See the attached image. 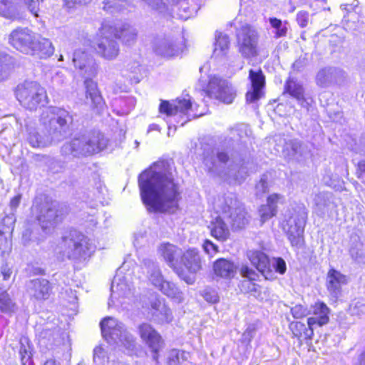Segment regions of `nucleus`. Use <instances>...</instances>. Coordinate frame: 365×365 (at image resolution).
Returning a JSON list of instances; mask_svg holds the SVG:
<instances>
[{
  "label": "nucleus",
  "instance_id": "nucleus-36",
  "mask_svg": "<svg viewBox=\"0 0 365 365\" xmlns=\"http://www.w3.org/2000/svg\"><path fill=\"white\" fill-rule=\"evenodd\" d=\"M282 153L285 158L289 159L297 158L304 155V149L301 141L291 139L285 142Z\"/></svg>",
  "mask_w": 365,
  "mask_h": 365
},
{
  "label": "nucleus",
  "instance_id": "nucleus-34",
  "mask_svg": "<svg viewBox=\"0 0 365 365\" xmlns=\"http://www.w3.org/2000/svg\"><path fill=\"white\" fill-rule=\"evenodd\" d=\"M213 269L217 276L223 278H232L236 273L237 267L232 262L220 258L214 263Z\"/></svg>",
  "mask_w": 365,
  "mask_h": 365
},
{
  "label": "nucleus",
  "instance_id": "nucleus-17",
  "mask_svg": "<svg viewBox=\"0 0 365 365\" xmlns=\"http://www.w3.org/2000/svg\"><path fill=\"white\" fill-rule=\"evenodd\" d=\"M132 289L133 285L128 283V277L118 273L111 284L108 307L124 304L125 299H129L133 295Z\"/></svg>",
  "mask_w": 365,
  "mask_h": 365
},
{
  "label": "nucleus",
  "instance_id": "nucleus-6",
  "mask_svg": "<svg viewBox=\"0 0 365 365\" xmlns=\"http://www.w3.org/2000/svg\"><path fill=\"white\" fill-rule=\"evenodd\" d=\"M40 122L53 140L60 141L68 134L73 115L63 108L51 106L42 112Z\"/></svg>",
  "mask_w": 365,
  "mask_h": 365
},
{
  "label": "nucleus",
  "instance_id": "nucleus-53",
  "mask_svg": "<svg viewBox=\"0 0 365 365\" xmlns=\"http://www.w3.org/2000/svg\"><path fill=\"white\" fill-rule=\"evenodd\" d=\"M240 272L242 277L247 278L246 280H251V282L257 280L259 277L257 272L247 266H242Z\"/></svg>",
  "mask_w": 365,
  "mask_h": 365
},
{
  "label": "nucleus",
  "instance_id": "nucleus-49",
  "mask_svg": "<svg viewBox=\"0 0 365 365\" xmlns=\"http://www.w3.org/2000/svg\"><path fill=\"white\" fill-rule=\"evenodd\" d=\"M14 304L9 297V294L4 292L0 294V311L10 312L14 310Z\"/></svg>",
  "mask_w": 365,
  "mask_h": 365
},
{
  "label": "nucleus",
  "instance_id": "nucleus-26",
  "mask_svg": "<svg viewBox=\"0 0 365 365\" xmlns=\"http://www.w3.org/2000/svg\"><path fill=\"white\" fill-rule=\"evenodd\" d=\"M329 309L324 302H317L311 307L309 314L312 316L308 318L307 324L309 327L315 325L322 327L329 321Z\"/></svg>",
  "mask_w": 365,
  "mask_h": 365
},
{
  "label": "nucleus",
  "instance_id": "nucleus-35",
  "mask_svg": "<svg viewBox=\"0 0 365 365\" xmlns=\"http://www.w3.org/2000/svg\"><path fill=\"white\" fill-rule=\"evenodd\" d=\"M147 269L148 279L153 286L158 288L165 281L158 265L152 259H146L143 262Z\"/></svg>",
  "mask_w": 365,
  "mask_h": 365
},
{
  "label": "nucleus",
  "instance_id": "nucleus-39",
  "mask_svg": "<svg viewBox=\"0 0 365 365\" xmlns=\"http://www.w3.org/2000/svg\"><path fill=\"white\" fill-rule=\"evenodd\" d=\"M15 66V59L9 55L0 53V81L8 78Z\"/></svg>",
  "mask_w": 365,
  "mask_h": 365
},
{
  "label": "nucleus",
  "instance_id": "nucleus-57",
  "mask_svg": "<svg viewBox=\"0 0 365 365\" xmlns=\"http://www.w3.org/2000/svg\"><path fill=\"white\" fill-rule=\"evenodd\" d=\"M291 312L292 316L295 319H300L308 314L307 309L302 305L300 304L296 305L294 307H292L291 309Z\"/></svg>",
  "mask_w": 365,
  "mask_h": 365
},
{
  "label": "nucleus",
  "instance_id": "nucleus-31",
  "mask_svg": "<svg viewBox=\"0 0 365 365\" xmlns=\"http://www.w3.org/2000/svg\"><path fill=\"white\" fill-rule=\"evenodd\" d=\"M283 196L279 194H272L267 197V202L266 205H262L259 210L262 222L268 220L277 212V203L283 200Z\"/></svg>",
  "mask_w": 365,
  "mask_h": 365
},
{
  "label": "nucleus",
  "instance_id": "nucleus-59",
  "mask_svg": "<svg viewBox=\"0 0 365 365\" xmlns=\"http://www.w3.org/2000/svg\"><path fill=\"white\" fill-rule=\"evenodd\" d=\"M21 359L23 365L29 364L31 359V352L29 349L21 346L19 351Z\"/></svg>",
  "mask_w": 365,
  "mask_h": 365
},
{
  "label": "nucleus",
  "instance_id": "nucleus-2",
  "mask_svg": "<svg viewBox=\"0 0 365 365\" xmlns=\"http://www.w3.org/2000/svg\"><path fill=\"white\" fill-rule=\"evenodd\" d=\"M219 214L212 218L209 225L211 235L224 242L230 237V226L233 229L244 227L249 221L247 213L233 192H228L219 198Z\"/></svg>",
  "mask_w": 365,
  "mask_h": 365
},
{
  "label": "nucleus",
  "instance_id": "nucleus-55",
  "mask_svg": "<svg viewBox=\"0 0 365 365\" xmlns=\"http://www.w3.org/2000/svg\"><path fill=\"white\" fill-rule=\"evenodd\" d=\"M359 5V1L358 0H354L351 4H342L341 6V8L342 9L346 10L349 13L348 18L354 19L356 14V8Z\"/></svg>",
  "mask_w": 365,
  "mask_h": 365
},
{
  "label": "nucleus",
  "instance_id": "nucleus-61",
  "mask_svg": "<svg viewBox=\"0 0 365 365\" xmlns=\"http://www.w3.org/2000/svg\"><path fill=\"white\" fill-rule=\"evenodd\" d=\"M39 1L40 0H25L29 11L36 17L38 16Z\"/></svg>",
  "mask_w": 365,
  "mask_h": 365
},
{
  "label": "nucleus",
  "instance_id": "nucleus-32",
  "mask_svg": "<svg viewBox=\"0 0 365 365\" xmlns=\"http://www.w3.org/2000/svg\"><path fill=\"white\" fill-rule=\"evenodd\" d=\"M314 209L317 214L324 216L330 209L334 207L333 195L328 192H321L314 197Z\"/></svg>",
  "mask_w": 365,
  "mask_h": 365
},
{
  "label": "nucleus",
  "instance_id": "nucleus-7",
  "mask_svg": "<svg viewBox=\"0 0 365 365\" xmlns=\"http://www.w3.org/2000/svg\"><path fill=\"white\" fill-rule=\"evenodd\" d=\"M100 325L102 336L108 344L124 348L129 355L135 354V339L122 322L113 317H107L101 322Z\"/></svg>",
  "mask_w": 365,
  "mask_h": 365
},
{
  "label": "nucleus",
  "instance_id": "nucleus-33",
  "mask_svg": "<svg viewBox=\"0 0 365 365\" xmlns=\"http://www.w3.org/2000/svg\"><path fill=\"white\" fill-rule=\"evenodd\" d=\"M114 36L123 42V43L133 45L137 38V30L128 24H123L119 27H115Z\"/></svg>",
  "mask_w": 365,
  "mask_h": 365
},
{
  "label": "nucleus",
  "instance_id": "nucleus-10",
  "mask_svg": "<svg viewBox=\"0 0 365 365\" xmlns=\"http://www.w3.org/2000/svg\"><path fill=\"white\" fill-rule=\"evenodd\" d=\"M307 219V211L303 205H298L284 214L282 228L292 246L302 245Z\"/></svg>",
  "mask_w": 365,
  "mask_h": 365
},
{
  "label": "nucleus",
  "instance_id": "nucleus-21",
  "mask_svg": "<svg viewBox=\"0 0 365 365\" xmlns=\"http://www.w3.org/2000/svg\"><path fill=\"white\" fill-rule=\"evenodd\" d=\"M344 72L338 68L328 67L319 71L316 76V83L322 88H327L338 83L344 77Z\"/></svg>",
  "mask_w": 365,
  "mask_h": 365
},
{
  "label": "nucleus",
  "instance_id": "nucleus-13",
  "mask_svg": "<svg viewBox=\"0 0 365 365\" xmlns=\"http://www.w3.org/2000/svg\"><path fill=\"white\" fill-rule=\"evenodd\" d=\"M247 257L252 264L266 279L272 280L276 278L275 272L283 274L287 270L283 259L274 258L270 261L268 256L262 251L250 250L247 252Z\"/></svg>",
  "mask_w": 365,
  "mask_h": 365
},
{
  "label": "nucleus",
  "instance_id": "nucleus-41",
  "mask_svg": "<svg viewBox=\"0 0 365 365\" xmlns=\"http://www.w3.org/2000/svg\"><path fill=\"white\" fill-rule=\"evenodd\" d=\"M0 15L9 19L19 16L16 0H0Z\"/></svg>",
  "mask_w": 365,
  "mask_h": 365
},
{
  "label": "nucleus",
  "instance_id": "nucleus-64",
  "mask_svg": "<svg viewBox=\"0 0 365 365\" xmlns=\"http://www.w3.org/2000/svg\"><path fill=\"white\" fill-rule=\"evenodd\" d=\"M305 66L304 59H298L292 64V68L297 71H300Z\"/></svg>",
  "mask_w": 365,
  "mask_h": 365
},
{
  "label": "nucleus",
  "instance_id": "nucleus-29",
  "mask_svg": "<svg viewBox=\"0 0 365 365\" xmlns=\"http://www.w3.org/2000/svg\"><path fill=\"white\" fill-rule=\"evenodd\" d=\"M62 342V338L60 330L57 328L53 329L46 328L38 334V344L41 346L46 349H53L58 346Z\"/></svg>",
  "mask_w": 365,
  "mask_h": 365
},
{
  "label": "nucleus",
  "instance_id": "nucleus-44",
  "mask_svg": "<svg viewBox=\"0 0 365 365\" xmlns=\"http://www.w3.org/2000/svg\"><path fill=\"white\" fill-rule=\"evenodd\" d=\"M29 144L34 148H43L48 145L52 141H56L51 138V136L42 138L38 133L34 131L30 132L28 137Z\"/></svg>",
  "mask_w": 365,
  "mask_h": 365
},
{
  "label": "nucleus",
  "instance_id": "nucleus-24",
  "mask_svg": "<svg viewBox=\"0 0 365 365\" xmlns=\"http://www.w3.org/2000/svg\"><path fill=\"white\" fill-rule=\"evenodd\" d=\"M158 251L167 264L181 277L182 275L178 268V259L182 256L181 250L175 245L168 242L161 244Z\"/></svg>",
  "mask_w": 365,
  "mask_h": 365
},
{
  "label": "nucleus",
  "instance_id": "nucleus-40",
  "mask_svg": "<svg viewBox=\"0 0 365 365\" xmlns=\"http://www.w3.org/2000/svg\"><path fill=\"white\" fill-rule=\"evenodd\" d=\"M240 289L242 292L250 293L251 295L261 301L267 297L266 292H262V287L251 280H243L240 284Z\"/></svg>",
  "mask_w": 365,
  "mask_h": 365
},
{
  "label": "nucleus",
  "instance_id": "nucleus-16",
  "mask_svg": "<svg viewBox=\"0 0 365 365\" xmlns=\"http://www.w3.org/2000/svg\"><path fill=\"white\" fill-rule=\"evenodd\" d=\"M159 110L160 113H165L168 116L177 115L178 113H181L187 115V120L181 123V126L190 120L191 118H198L203 115L202 113H197L193 107L191 99L189 96L187 98H178L173 103L168 101H162Z\"/></svg>",
  "mask_w": 365,
  "mask_h": 365
},
{
  "label": "nucleus",
  "instance_id": "nucleus-43",
  "mask_svg": "<svg viewBox=\"0 0 365 365\" xmlns=\"http://www.w3.org/2000/svg\"><path fill=\"white\" fill-rule=\"evenodd\" d=\"M190 354L180 349H172L168 353L166 365H180L187 361Z\"/></svg>",
  "mask_w": 365,
  "mask_h": 365
},
{
  "label": "nucleus",
  "instance_id": "nucleus-8",
  "mask_svg": "<svg viewBox=\"0 0 365 365\" xmlns=\"http://www.w3.org/2000/svg\"><path fill=\"white\" fill-rule=\"evenodd\" d=\"M108 143L104 135L100 133H87L73 138L61 148L65 155L74 157L91 155L103 150Z\"/></svg>",
  "mask_w": 365,
  "mask_h": 365
},
{
  "label": "nucleus",
  "instance_id": "nucleus-42",
  "mask_svg": "<svg viewBox=\"0 0 365 365\" xmlns=\"http://www.w3.org/2000/svg\"><path fill=\"white\" fill-rule=\"evenodd\" d=\"M229 45L230 40L228 36L221 32H217L213 54L217 57L225 55L229 48Z\"/></svg>",
  "mask_w": 365,
  "mask_h": 365
},
{
  "label": "nucleus",
  "instance_id": "nucleus-30",
  "mask_svg": "<svg viewBox=\"0 0 365 365\" xmlns=\"http://www.w3.org/2000/svg\"><path fill=\"white\" fill-rule=\"evenodd\" d=\"M182 262L190 273H197L202 269V259L197 250L188 249L181 256Z\"/></svg>",
  "mask_w": 365,
  "mask_h": 365
},
{
  "label": "nucleus",
  "instance_id": "nucleus-60",
  "mask_svg": "<svg viewBox=\"0 0 365 365\" xmlns=\"http://www.w3.org/2000/svg\"><path fill=\"white\" fill-rule=\"evenodd\" d=\"M297 21L300 27H306L309 23V13L307 11L298 12L297 15Z\"/></svg>",
  "mask_w": 365,
  "mask_h": 365
},
{
  "label": "nucleus",
  "instance_id": "nucleus-5",
  "mask_svg": "<svg viewBox=\"0 0 365 365\" xmlns=\"http://www.w3.org/2000/svg\"><path fill=\"white\" fill-rule=\"evenodd\" d=\"M9 43L21 53L47 58L53 55L54 46L48 38L41 36L28 28H17L9 36Z\"/></svg>",
  "mask_w": 365,
  "mask_h": 365
},
{
  "label": "nucleus",
  "instance_id": "nucleus-22",
  "mask_svg": "<svg viewBox=\"0 0 365 365\" xmlns=\"http://www.w3.org/2000/svg\"><path fill=\"white\" fill-rule=\"evenodd\" d=\"M284 93L295 98L302 107L309 109L312 100L305 97L304 88L300 81L289 77L284 84Z\"/></svg>",
  "mask_w": 365,
  "mask_h": 365
},
{
  "label": "nucleus",
  "instance_id": "nucleus-20",
  "mask_svg": "<svg viewBox=\"0 0 365 365\" xmlns=\"http://www.w3.org/2000/svg\"><path fill=\"white\" fill-rule=\"evenodd\" d=\"M57 207L58 203L52 202L46 203L41 207L38 220L46 233L49 232L58 222L60 215L58 214Z\"/></svg>",
  "mask_w": 365,
  "mask_h": 365
},
{
  "label": "nucleus",
  "instance_id": "nucleus-4",
  "mask_svg": "<svg viewBox=\"0 0 365 365\" xmlns=\"http://www.w3.org/2000/svg\"><path fill=\"white\" fill-rule=\"evenodd\" d=\"M72 61L75 68L85 78L86 98L91 100L93 109L98 113L101 112L105 108V102L98 91L97 83L91 79L98 72V66L96 60L85 51L78 49L74 51Z\"/></svg>",
  "mask_w": 365,
  "mask_h": 365
},
{
  "label": "nucleus",
  "instance_id": "nucleus-37",
  "mask_svg": "<svg viewBox=\"0 0 365 365\" xmlns=\"http://www.w3.org/2000/svg\"><path fill=\"white\" fill-rule=\"evenodd\" d=\"M158 289L178 303L182 302L184 299L182 292L171 282L165 280Z\"/></svg>",
  "mask_w": 365,
  "mask_h": 365
},
{
  "label": "nucleus",
  "instance_id": "nucleus-18",
  "mask_svg": "<svg viewBox=\"0 0 365 365\" xmlns=\"http://www.w3.org/2000/svg\"><path fill=\"white\" fill-rule=\"evenodd\" d=\"M239 51L244 58H250L258 55V35L250 26H245L237 34Z\"/></svg>",
  "mask_w": 365,
  "mask_h": 365
},
{
  "label": "nucleus",
  "instance_id": "nucleus-11",
  "mask_svg": "<svg viewBox=\"0 0 365 365\" xmlns=\"http://www.w3.org/2000/svg\"><path fill=\"white\" fill-rule=\"evenodd\" d=\"M114 26L110 21H105L97 34L93 43L96 53L106 61L115 60L120 53V46L114 36Z\"/></svg>",
  "mask_w": 365,
  "mask_h": 365
},
{
  "label": "nucleus",
  "instance_id": "nucleus-47",
  "mask_svg": "<svg viewBox=\"0 0 365 365\" xmlns=\"http://www.w3.org/2000/svg\"><path fill=\"white\" fill-rule=\"evenodd\" d=\"M351 258L357 263H365V250L361 242H356L349 250Z\"/></svg>",
  "mask_w": 365,
  "mask_h": 365
},
{
  "label": "nucleus",
  "instance_id": "nucleus-28",
  "mask_svg": "<svg viewBox=\"0 0 365 365\" xmlns=\"http://www.w3.org/2000/svg\"><path fill=\"white\" fill-rule=\"evenodd\" d=\"M150 313L152 319L158 324L170 323L173 320L170 309L159 299L151 302Z\"/></svg>",
  "mask_w": 365,
  "mask_h": 365
},
{
  "label": "nucleus",
  "instance_id": "nucleus-56",
  "mask_svg": "<svg viewBox=\"0 0 365 365\" xmlns=\"http://www.w3.org/2000/svg\"><path fill=\"white\" fill-rule=\"evenodd\" d=\"M350 311L352 315L360 316L365 313V304L360 302H356L350 306Z\"/></svg>",
  "mask_w": 365,
  "mask_h": 365
},
{
  "label": "nucleus",
  "instance_id": "nucleus-12",
  "mask_svg": "<svg viewBox=\"0 0 365 365\" xmlns=\"http://www.w3.org/2000/svg\"><path fill=\"white\" fill-rule=\"evenodd\" d=\"M16 96L21 105L30 110H36L47 103L46 90L36 81H26L18 85Z\"/></svg>",
  "mask_w": 365,
  "mask_h": 365
},
{
  "label": "nucleus",
  "instance_id": "nucleus-15",
  "mask_svg": "<svg viewBox=\"0 0 365 365\" xmlns=\"http://www.w3.org/2000/svg\"><path fill=\"white\" fill-rule=\"evenodd\" d=\"M201 95L215 98L224 103L230 104L236 96V90L227 80L212 76L210 78L207 90H202Z\"/></svg>",
  "mask_w": 365,
  "mask_h": 365
},
{
  "label": "nucleus",
  "instance_id": "nucleus-50",
  "mask_svg": "<svg viewBox=\"0 0 365 365\" xmlns=\"http://www.w3.org/2000/svg\"><path fill=\"white\" fill-rule=\"evenodd\" d=\"M123 3L124 0H104L103 9L106 11L113 13L120 11Z\"/></svg>",
  "mask_w": 365,
  "mask_h": 365
},
{
  "label": "nucleus",
  "instance_id": "nucleus-51",
  "mask_svg": "<svg viewBox=\"0 0 365 365\" xmlns=\"http://www.w3.org/2000/svg\"><path fill=\"white\" fill-rule=\"evenodd\" d=\"M204 252L210 257H213L215 254L219 252V247L215 245L211 240H205L202 244Z\"/></svg>",
  "mask_w": 365,
  "mask_h": 365
},
{
  "label": "nucleus",
  "instance_id": "nucleus-48",
  "mask_svg": "<svg viewBox=\"0 0 365 365\" xmlns=\"http://www.w3.org/2000/svg\"><path fill=\"white\" fill-rule=\"evenodd\" d=\"M93 360L96 363L104 364L108 362L109 357L107 351H106L101 346H96L93 350Z\"/></svg>",
  "mask_w": 365,
  "mask_h": 365
},
{
  "label": "nucleus",
  "instance_id": "nucleus-9",
  "mask_svg": "<svg viewBox=\"0 0 365 365\" xmlns=\"http://www.w3.org/2000/svg\"><path fill=\"white\" fill-rule=\"evenodd\" d=\"M62 249L68 259L83 261L91 255L95 247L88 237L73 230L63 237Z\"/></svg>",
  "mask_w": 365,
  "mask_h": 365
},
{
  "label": "nucleus",
  "instance_id": "nucleus-58",
  "mask_svg": "<svg viewBox=\"0 0 365 365\" xmlns=\"http://www.w3.org/2000/svg\"><path fill=\"white\" fill-rule=\"evenodd\" d=\"M202 296L204 299L210 303H215L218 301V297L215 291L206 289L202 292Z\"/></svg>",
  "mask_w": 365,
  "mask_h": 365
},
{
  "label": "nucleus",
  "instance_id": "nucleus-63",
  "mask_svg": "<svg viewBox=\"0 0 365 365\" xmlns=\"http://www.w3.org/2000/svg\"><path fill=\"white\" fill-rule=\"evenodd\" d=\"M1 273L3 275L4 279L6 280L10 277L12 271L8 264H5L1 267Z\"/></svg>",
  "mask_w": 365,
  "mask_h": 365
},
{
  "label": "nucleus",
  "instance_id": "nucleus-27",
  "mask_svg": "<svg viewBox=\"0 0 365 365\" xmlns=\"http://www.w3.org/2000/svg\"><path fill=\"white\" fill-rule=\"evenodd\" d=\"M346 283L345 275L334 269H329L327 276V288L333 297H339L341 287Z\"/></svg>",
  "mask_w": 365,
  "mask_h": 365
},
{
  "label": "nucleus",
  "instance_id": "nucleus-1",
  "mask_svg": "<svg viewBox=\"0 0 365 365\" xmlns=\"http://www.w3.org/2000/svg\"><path fill=\"white\" fill-rule=\"evenodd\" d=\"M143 204L149 212H173L178 207L180 190L167 160L154 163L138 176Z\"/></svg>",
  "mask_w": 365,
  "mask_h": 365
},
{
  "label": "nucleus",
  "instance_id": "nucleus-19",
  "mask_svg": "<svg viewBox=\"0 0 365 365\" xmlns=\"http://www.w3.org/2000/svg\"><path fill=\"white\" fill-rule=\"evenodd\" d=\"M249 78L251 81L252 88L246 94V101L248 103H254L263 96L262 90L265 83V78L261 69L257 71L250 69Z\"/></svg>",
  "mask_w": 365,
  "mask_h": 365
},
{
  "label": "nucleus",
  "instance_id": "nucleus-3",
  "mask_svg": "<svg viewBox=\"0 0 365 365\" xmlns=\"http://www.w3.org/2000/svg\"><path fill=\"white\" fill-rule=\"evenodd\" d=\"M204 164L210 173L218 176L230 185L242 184L248 175L245 162L230 157L224 150L207 154Z\"/></svg>",
  "mask_w": 365,
  "mask_h": 365
},
{
  "label": "nucleus",
  "instance_id": "nucleus-14",
  "mask_svg": "<svg viewBox=\"0 0 365 365\" xmlns=\"http://www.w3.org/2000/svg\"><path fill=\"white\" fill-rule=\"evenodd\" d=\"M153 51L156 55L165 58L180 56L185 48L182 37L173 35H162L156 37L153 42Z\"/></svg>",
  "mask_w": 365,
  "mask_h": 365
},
{
  "label": "nucleus",
  "instance_id": "nucleus-46",
  "mask_svg": "<svg viewBox=\"0 0 365 365\" xmlns=\"http://www.w3.org/2000/svg\"><path fill=\"white\" fill-rule=\"evenodd\" d=\"M269 21L272 27L274 29V38H279L287 35L288 30V24L287 21L282 22L280 19L277 18H269Z\"/></svg>",
  "mask_w": 365,
  "mask_h": 365
},
{
  "label": "nucleus",
  "instance_id": "nucleus-25",
  "mask_svg": "<svg viewBox=\"0 0 365 365\" xmlns=\"http://www.w3.org/2000/svg\"><path fill=\"white\" fill-rule=\"evenodd\" d=\"M28 292L31 297L37 300L48 299L51 292L50 282L45 279L38 278L31 280L27 285Z\"/></svg>",
  "mask_w": 365,
  "mask_h": 365
},
{
  "label": "nucleus",
  "instance_id": "nucleus-23",
  "mask_svg": "<svg viewBox=\"0 0 365 365\" xmlns=\"http://www.w3.org/2000/svg\"><path fill=\"white\" fill-rule=\"evenodd\" d=\"M138 331L142 340L150 349L157 350L158 348H163L164 343L162 336L150 324H140L138 327Z\"/></svg>",
  "mask_w": 365,
  "mask_h": 365
},
{
  "label": "nucleus",
  "instance_id": "nucleus-62",
  "mask_svg": "<svg viewBox=\"0 0 365 365\" xmlns=\"http://www.w3.org/2000/svg\"><path fill=\"white\" fill-rule=\"evenodd\" d=\"M91 0H64V3H65V5L68 7V8H72L76 4H88L91 1Z\"/></svg>",
  "mask_w": 365,
  "mask_h": 365
},
{
  "label": "nucleus",
  "instance_id": "nucleus-52",
  "mask_svg": "<svg viewBox=\"0 0 365 365\" xmlns=\"http://www.w3.org/2000/svg\"><path fill=\"white\" fill-rule=\"evenodd\" d=\"M268 178L267 175H263L260 180L257 183L255 186L256 195L260 196L267 192L268 190Z\"/></svg>",
  "mask_w": 365,
  "mask_h": 365
},
{
  "label": "nucleus",
  "instance_id": "nucleus-45",
  "mask_svg": "<svg viewBox=\"0 0 365 365\" xmlns=\"http://www.w3.org/2000/svg\"><path fill=\"white\" fill-rule=\"evenodd\" d=\"M187 0H170L172 7L174 6H179L178 15L180 18L184 20L189 19L193 14L195 8L188 6Z\"/></svg>",
  "mask_w": 365,
  "mask_h": 365
},
{
  "label": "nucleus",
  "instance_id": "nucleus-38",
  "mask_svg": "<svg viewBox=\"0 0 365 365\" xmlns=\"http://www.w3.org/2000/svg\"><path fill=\"white\" fill-rule=\"evenodd\" d=\"M290 329L293 335L299 339H312L314 334V327L306 326L300 322H293L290 324Z\"/></svg>",
  "mask_w": 365,
  "mask_h": 365
},
{
  "label": "nucleus",
  "instance_id": "nucleus-54",
  "mask_svg": "<svg viewBox=\"0 0 365 365\" xmlns=\"http://www.w3.org/2000/svg\"><path fill=\"white\" fill-rule=\"evenodd\" d=\"M256 328L254 324H250L242 335V341L249 344L255 334Z\"/></svg>",
  "mask_w": 365,
  "mask_h": 365
}]
</instances>
